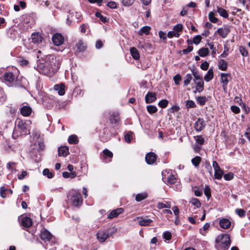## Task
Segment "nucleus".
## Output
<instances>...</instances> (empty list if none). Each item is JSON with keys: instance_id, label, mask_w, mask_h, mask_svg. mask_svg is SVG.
<instances>
[{"instance_id": "f257e3e1", "label": "nucleus", "mask_w": 250, "mask_h": 250, "mask_svg": "<svg viewBox=\"0 0 250 250\" xmlns=\"http://www.w3.org/2000/svg\"><path fill=\"white\" fill-rule=\"evenodd\" d=\"M44 60V62L40 63L38 66L40 73L48 76L55 73L57 68L56 66L57 61L54 56L51 55H47Z\"/></svg>"}, {"instance_id": "f03ea898", "label": "nucleus", "mask_w": 250, "mask_h": 250, "mask_svg": "<svg viewBox=\"0 0 250 250\" xmlns=\"http://www.w3.org/2000/svg\"><path fill=\"white\" fill-rule=\"evenodd\" d=\"M31 122L30 120L17 119L15 122V126L12 133V138L17 139L19 136L30 134Z\"/></svg>"}, {"instance_id": "7ed1b4c3", "label": "nucleus", "mask_w": 250, "mask_h": 250, "mask_svg": "<svg viewBox=\"0 0 250 250\" xmlns=\"http://www.w3.org/2000/svg\"><path fill=\"white\" fill-rule=\"evenodd\" d=\"M230 244L229 235L222 234L218 236L215 241V247L217 250H227Z\"/></svg>"}, {"instance_id": "20e7f679", "label": "nucleus", "mask_w": 250, "mask_h": 250, "mask_svg": "<svg viewBox=\"0 0 250 250\" xmlns=\"http://www.w3.org/2000/svg\"><path fill=\"white\" fill-rule=\"evenodd\" d=\"M68 200L70 204L75 207L80 206L83 202L81 193L77 190L72 189L67 194Z\"/></svg>"}, {"instance_id": "39448f33", "label": "nucleus", "mask_w": 250, "mask_h": 250, "mask_svg": "<svg viewBox=\"0 0 250 250\" xmlns=\"http://www.w3.org/2000/svg\"><path fill=\"white\" fill-rule=\"evenodd\" d=\"M108 230H100L96 234L97 238L101 243H103L111 235Z\"/></svg>"}, {"instance_id": "423d86ee", "label": "nucleus", "mask_w": 250, "mask_h": 250, "mask_svg": "<svg viewBox=\"0 0 250 250\" xmlns=\"http://www.w3.org/2000/svg\"><path fill=\"white\" fill-rule=\"evenodd\" d=\"M162 179L165 183H167V184L170 185L174 184L176 183V179L174 175L172 173H167L166 174L164 172H162Z\"/></svg>"}, {"instance_id": "0eeeda50", "label": "nucleus", "mask_w": 250, "mask_h": 250, "mask_svg": "<svg viewBox=\"0 0 250 250\" xmlns=\"http://www.w3.org/2000/svg\"><path fill=\"white\" fill-rule=\"evenodd\" d=\"M52 40L54 45L60 46L63 43L64 38L62 34L57 33L53 35Z\"/></svg>"}, {"instance_id": "6e6552de", "label": "nucleus", "mask_w": 250, "mask_h": 250, "mask_svg": "<svg viewBox=\"0 0 250 250\" xmlns=\"http://www.w3.org/2000/svg\"><path fill=\"white\" fill-rule=\"evenodd\" d=\"M33 110L28 104L23 105L20 108V113L24 117L30 116Z\"/></svg>"}, {"instance_id": "1a4fd4ad", "label": "nucleus", "mask_w": 250, "mask_h": 250, "mask_svg": "<svg viewBox=\"0 0 250 250\" xmlns=\"http://www.w3.org/2000/svg\"><path fill=\"white\" fill-rule=\"evenodd\" d=\"M206 125L205 121L203 118H199L194 124V128L197 132H200Z\"/></svg>"}, {"instance_id": "9d476101", "label": "nucleus", "mask_w": 250, "mask_h": 250, "mask_svg": "<svg viewBox=\"0 0 250 250\" xmlns=\"http://www.w3.org/2000/svg\"><path fill=\"white\" fill-rule=\"evenodd\" d=\"M3 80L7 84H10L15 82L16 77L12 72H6L3 76Z\"/></svg>"}, {"instance_id": "9b49d317", "label": "nucleus", "mask_w": 250, "mask_h": 250, "mask_svg": "<svg viewBox=\"0 0 250 250\" xmlns=\"http://www.w3.org/2000/svg\"><path fill=\"white\" fill-rule=\"evenodd\" d=\"M231 78L230 76L228 74L221 73V81L223 83V88L225 91L227 89V85Z\"/></svg>"}, {"instance_id": "f8f14e48", "label": "nucleus", "mask_w": 250, "mask_h": 250, "mask_svg": "<svg viewBox=\"0 0 250 250\" xmlns=\"http://www.w3.org/2000/svg\"><path fill=\"white\" fill-rule=\"evenodd\" d=\"M145 159L147 164L152 165L155 162L157 156L153 152H149L146 155Z\"/></svg>"}, {"instance_id": "ddd939ff", "label": "nucleus", "mask_w": 250, "mask_h": 250, "mask_svg": "<svg viewBox=\"0 0 250 250\" xmlns=\"http://www.w3.org/2000/svg\"><path fill=\"white\" fill-rule=\"evenodd\" d=\"M229 32L230 29L229 27L219 28L216 31L214 34H218L222 38H225L227 37Z\"/></svg>"}, {"instance_id": "4468645a", "label": "nucleus", "mask_w": 250, "mask_h": 250, "mask_svg": "<svg viewBox=\"0 0 250 250\" xmlns=\"http://www.w3.org/2000/svg\"><path fill=\"white\" fill-rule=\"evenodd\" d=\"M156 94L153 92H148L145 96V102L146 104L154 102L156 100Z\"/></svg>"}, {"instance_id": "2eb2a0df", "label": "nucleus", "mask_w": 250, "mask_h": 250, "mask_svg": "<svg viewBox=\"0 0 250 250\" xmlns=\"http://www.w3.org/2000/svg\"><path fill=\"white\" fill-rule=\"evenodd\" d=\"M220 226L224 229H228L231 226V222L228 219L222 218L219 221Z\"/></svg>"}, {"instance_id": "dca6fc26", "label": "nucleus", "mask_w": 250, "mask_h": 250, "mask_svg": "<svg viewBox=\"0 0 250 250\" xmlns=\"http://www.w3.org/2000/svg\"><path fill=\"white\" fill-rule=\"evenodd\" d=\"M21 224L25 228H29L32 225V221L30 218L23 216L21 218Z\"/></svg>"}, {"instance_id": "f3484780", "label": "nucleus", "mask_w": 250, "mask_h": 250, "mask_svg": "<svg viewBox=\"0 0 250 250\" xmlns=\"http://www.w3.org/2000/svg\"><path fill=\"white\" fill-rule=\"evenodd\" d=\"M124 211L123 208H118L116 209L112 210L107 216L108 218L112 219L113 218L117 217L119 214L122 213Z\"/></svg>"}, {"instance_id": "a211bd4d", "label": "nucleus", "mask_w": 250, "mask_h": 250, "mask_svg": "<svg viewBox=\"0 0 250 250\" xmlns=\"http://www.w3.org/2000/svg\"><path fill=\"white\" fill-rule=\"evenodd\" d=\"M65 85L64 84H56L54 86V89L58 91V93L60 96H62L65 94Z\"/></svg>"}, {"instance_id": "6ab92c4d", "label": "nucleus", "mask_w": 250, "mask_h": 250, "mask_svg": "<svg viewBox=\"0 0 250 250\" xmlns=\"http://www.w3.org/2000/svg\"><path fill=\"white\" fill-rule=\"evenodd\" d=\"M31 40L35 43H39L42 42V37L38 33H33L31 35Z\"/></svg>"}, {"instance_id": "aec40b11", "label": "nucleus", "mask_w": 250, "mask_h": 250, "mask_svg": "<svg viewBox=\"0 0 250 250\" xmlns=\"http://www.w3.org/2000/svg\"><path fill=\"white\" fill-rule=\"evenodd\" d=\"M52 237V235L46 230L42 231L41 234V238L45 241H49Z\"/></svg>"}, {"instance_id": "412c9836", "label": "nucleus", "mask_w": 250, "mask_h": 250, "mask_svg": "<svg viewBox=\"0 0 250 250\" xmlns=\"http://www.w3.org/2000/svg\"><path fill=\"white\" fill-rule=\"evenodd\" d=\"M69 154V149L67 146H61L58 148V155L60 157H66Z\"/></svg>"}, {"instance_id": "4be33fe9", "label": "nucleus", "mask_w": 250, "mask_h": 250, "mask_svg": "<svg viewBox=\"0 0 250 250\" xmlns=\"http://www.w3.org/2000/svg\"><path fill=\"white\" fill-rule=\"evenodd\" d=\"M217 12L218 13L220 16L224 18H228L229 17V14L227 11L222 7L217 6Z\"/></svg>"}, {"instance_id": "5701e85b", "label": "nucleus", "mask_w": 250, "mask_h": 250, "mask_svg": "<svg viewBox=\"0 0 250 250\" xmlns=\"http://www.w3.org/2000/svg\"><path fill=\"white\" fill-rule=\"evenodd\" d=\"M150 29L151 28L150 26H144L138 32V34L141 36H142L143 34L148 35L149 34Z\"/></svg>"}, {"instance_id": "b1692460", "label": "nucleus", "mask_w": 250, "mask_h": 250, "mask_svg": "<svg viewBox=\"0 0 250 250\" xmlns=\"http://www.w3.org/2000/svg\"><path fill=\"white\" fill-rule=\"evenodd\" d=\"M130 51L131 55L134 59L138 60L140 59L139 52L135 47H131Z\"/></svg>"}, {"instance_id": "393cba45", "label": "nucleus", "mask_w": 250, "mask_h": 250, "mask_svg": "<svg viewBox=\"0 0 250 250\" xmlns=\"http://www.w3.org/2000/svg\"><path fill=\"white\" fill-rule=\"evenodd\" d=\"M196 85V89L198 92H201L204 90V83L203 80L194 82Z\"/></svg>"}, {"instance_id": "a878e982", "label": "nucleus", "mask_w": 250, "mask_h": 250, "mask_svg": "<svg viewBox=\"0 0 250 250\" xmlns=\"http://www.w3.org/2000/svg\"><path fill=\"white\" fill-rule=\"evenodd\" d=\"M213 78V71L212 69L210 68L208 71L207 74L204 76V79L206 82H209Z\"/></svg>"}, {"instance_id": "bb28decb", "label": "nucleus", "mask_w": 250, "mask_h": 250, "mask_svg": "<svg viewBox=\"0 0 250 250\" xmlns=\"http://www.w3.org/2000/svg\"><path fill=\"white\" fill-rule=\"evenodd\" d=\"M228 63L224 60H221L218 62V68L222 71H225L227 69Z\"/></svg>"}, {"instance_id": "cd10ccee", "label": "nucleus", "mask_w": 250, "mask_h": 250, "mask_svg": "<svg viewBox=\"0 0 250 250\" xmlns=\"http://www.w3.org/2000/svg\"><path fill=\"white\" fill-rule=\"evenodd\" d=\"M192 75L194 76V82L203 81L202 77L195 69L192 70Z\"/></svg>"}, {"instance_id": "c85d7f7f", "label": "nucleus", "mask_w": 250, "mask_h": 250, "mask_svg": "<svg viewBox=\"0 0 250 250\" xmlns=\"http://www.w3.org/2000/svg\"><path fill=\"white\" fill-rule=\"evenodd\" d=\"M76 172L75 171L70 172L65 171L62 173V176L65 178H70L71 179H73L76 177Z\"/></svg>"}, {"instance_id": "c756f323", "label": "nucleus", "mask_w": 250, "mask_h": 250, "mask_svg": "<svg viewBox=\"0 0 250 250\" xmlns=\"http://www.w3.org/2000/svg\"><path fill=\"white\" fill-rule=\"evenodd\" d=\"M209 54V50L207 48H202L198 51V54L200 56L203 57L208 56Z\"/></svg>"}, {"instance_id": "7c9ffc66", "label": "nucleus", "mask_w": 250, "mask_h": 250, "mask_svg": "<svg viewBox=\"0 0 250 250\" xmlns=\"http://www.w3.org/2000/svg\"><path fill=\"white\" fill-rule=\"evenodd\" d=\"M147 197V194L146 193H141L137 194L135 197V200L137 202H140Z\"/></svg>"}, {"instance_id": "2f4dec72", "label": "nucleus", "mask_w": 250, "mask_h": 250, "mask_svg": "<svg viewBox=\"0 0 250 250\" xmlns=\"http://www.w3.org/2000/svg\"><path fill=\"white\" fill-rule=\"evenodd\" d=\"M152 222V220L149 219H142L139 222V225L141 226H147Z\"/></svg>"}, {"instance_id": "473e14b6", "label": "nucleus", "mask_w": 250, "mask_h": 250, "mask_svg": "<svg viewBox=\"0 0 250 250\" xmlns=\"http://www.w3.org/2000/svg\"><path fill=\"white\" fill-rule=\"evenodd\" d=\"M76 46L79 51H83L85 50L86 47L85 43L81 40L79 41L76 44Z\"/></svg>"}, {"instance_id": "72a5a7b5", "label": "nucleus", "mask_w": 250, "mask_h": 250, "mask_svg": "<svg viewBox=\"0 0 250 250\" xmlns=\"http://www.w3.org/2000/svg\"><path fill=\"white\" fill-rule=\"evenodd\" d=\"M192 79V76L191 74H187L185 77V80L184 81V84L185 86L188 85L191 82V81Z\"/></svg>"}, {"instance_id": "f704fd0d", "label": "nucleus", "mask_w": 250, "mask_h": 250, "mask_svg": "<svg viewBox=\"0 0 250 250\" xmlns=\"http://www.w3.org/2000/svg\"><path fill=\"white\" fill-rule=\"evenodd\" d=\"M223 175V171L221 168L214 171V178L216 179L220 180L222 178Z\"/></svg>"}, {"instance_id": "c9c22d12", "label": "nucleus", "mask_w": 250, "mask_h": 250, "mask_svg": "<svg viewBox=\"0 0 250 250\" xmlns=\"http://www.w3.org/2000/svg\"><path fill=\"white\" fill-rule=\"evenodd\" d=\"M68 141L71 144H77L78 143L77 137L75 135H70L68 137Z\"/></svg>"}, {"instance_id": "e433bc0d", "label": "nucleus", "mask_w": 250, "mask_h": 250, "mask_svg": "<svg viewBox=\"0 0 250 250\" xmlns=\"http://www.w3.org/2000/svg\"><path fill=\"white\" fill-rule=\"evenodd\" d=\"M147 112L150 114L155 113L157 111V108L156 106L149 105L146 106Z\"/></svg>"}, {"instance_id": "4c0bfd02", "label": "nucleus", "mask_w": 250, "mask_h": 250, "mask_svg": "<svg viewBox=\"0 0 250 250\" xmlns=\"http://www.w3.org/2000/svg\"><path fill=\"white\" fill-rule=\"evenodd\" d=\"M201 161V158L199 156H196L191 160L192 164L195 167H198Z\"/></svg>"}, {"instance_id": "58836bf2", "label": "nucleus", "mask_w": 250, "mask_h": 250, "mask_svg": "<svg viewBox=\"0 0 250 250\" xmlns=\"http://www.w3.org/2000/svg\"><path fill=\"white\" fill-rule=\"evenodd\" d=\"M208 19L213 23H216L218 21V19L215 17L214 12L212 11L208 13Z\"/></svg>"}, {"instance_id": "ea45409f", "label": "nucleus", "mask_w": 250, "mask_h": 250, "mask_svg": "<svg viewBox=\"0 0 250 250\" xmlns=\"http://www.w3.org/2000/svg\"><path fill=\"white\" fill-rule=\"evenodd\" d=\"M171 207V205L169 202H167L166 204L163 203H158L157 205V208L159 209H162L163 208H169Z\"/></svg>"}, {"instance_id": "a19ab883", "label": "nucleus", "mask_w": 250, "mask_h": 250, "mask_svg": "<svg viewBox=\"0 0 250 250\" xmlns=\"http://www.w3.org/2000/svg\"><path fill=\"white\" fill-rule=\"evenodd\" d=\"M193 206H194L197 208L201 207V203L200 201L197 198H192L189 202Z\"/></svg>"}, {"instance_id": "79ce46f5", "label": "nucleus", "mask_w": 250, "mask_h": 250, "mask_svg": "<svg viewBox=\"0 0 250 250\" xmlns=\"http://www.w3.org/2000/svg\"><path fill=\"white\" fill-rule=\"evenodd\" d=\"M38 146L37 149L39 150H42L44 148V145L43 141L42 140V139L39 138L38 142H37V145L36 146Z\"/></svg>"}, {"instance_id": "37998d69", "label": "nucleus", "mask_w": 250, "mask_h": 250, "mask_svg": "<svg viewBox=\"0 0 250 250\" xmlns=\"http://www.w3.org/2000/svg\"><path fill=\"white\" fill-rule=\"evenodd\" d=\"M16 163L14 162H9L7 164V168L10 170L12 173L17 171V169L15 167H13L14 165H15Z\"/></svg>"}, {"instance_id": "c03bdc74", "label": "nucleus", "mask_w": 250, "mask_h": 250, "mask_svg": "<svg viewBox=\"0 0 250 250\" xmlns=\"http://www.w3.org/2000/svg\"><path fill=\"white\" fill-rule=\"evenodd\" d=\"M103 155L104 156L105 158L106 157H108L110 158H112L113 157V153L111 151H109L107 149H105L103 151Z\"/></svg>"}, {"instance_id": "a18cd8bd", "label": "nucleus", "mask_w": 250, "mask_h": 250, "mask_svg": "<svg viewBox=\"0 0 250 250\" xmlns=\"http://www.w3.org/2000/svg\"><path fill=\"white\" fill-rule=\"evenodd\" d=\"M183 29V26L182 24L178 23L173 27V30L176 32L179 33L182 31Z\"/></svg>"}, {"instance_id": "49530a36", "label": "nucleus", "mask_w": 250, "mask_h": 250, "mask_svg": "<svg viewBox=\"0 0 250 250\" xmlns=\"http://www.w3.org/2000/svg\"><path fill=\"white\" fill-rule=\"evenodd\" d=\"M180 34L176 32L175 31H170L167 33V37L169 38H172L173 37L178 38Z\"/></svg>"}, {"instance_id": "de8ad7c7", "label": "nucleus", "mask_w": 250, "mask_h": 250, "mask_svg": "<svg viewBox=\"0 0 250 250\" xmlns=\"http://www.w3.org/2000/svg\"><path fill=\"white\" fill-rule=\"evenodd\" d=\"M135 0H121L122 4L125 6H130L134 2Z\"/></svg>"}, {"instance_id": "09e8293b", "label": "nucleus", "mask_w": 250, "mask_h": 250, "mask_svg": "<svg viewBox=\"0 0 250 250\" xmlns=\"http://www.w3.org/2000/svg\"><path fill=\"white\" fill-rule=\"evenodd\" d=\"M168 104V101L167 100L164 99L160 101L158 103V105L162 108L166 107Z\"/></svg>"}, {"instance_id": "8fccbe9b", "label": "nucleus", "mask_w": 250, "mask_h": 250, "mask_svg": "<svg viewBox=\"0 0 250 250\" xmlns=\"http://www.w3.org/2000/svg\"><path fill=\"white\" fill-rule=\"evenodd\" d=\"M132 132L130 131L128 132L125 135V139L126 142L129 143L132 138Z\"/></svg>"}, {"instance_id": "3c124183", "label": "nucleus", "mask_w": 250, "mask_h": 250, "mask_svg": "<svg viewBox=\"0 0 250 250\" xmlns=\"http://www.w3.org/2000/svg\"><path fill=\"white\" fill-rule=\"evenodd\" d=\"M204 194L207 196L208 199H209L211 196L210 188L208 186H206L204 188Z\"/></svg>"}, {"instance_id": "603ef678", "label": "nucleus", "mask_w": 250, "mask_h": 250, "mask_svg": "<svg viewBox=\"0 0 250 250\" xmlns=\"http://www.w3.org/2000/svg\"><path fill=\"white\" fill-rule=\"evenodd\" d=\"M42 174L44 176H47L48 178H52L53 177L52 173L50 172L48 168L44 169L42 171Z\"/></svg>"}, {"instance_id": "864d4df0", "label": "nucleus", "mask_w": 250, "mask_h": 250, "mask_svg": "<svg viewBox=\"0 0 250 250\" xmlns=\"http://www.w3.org/2000/svg\"><path fill=\"white\" fill-rule=\"evenodd\" d=\"M239 51H240L241 54L243 57H246L248 55V53L247 49L244 46H241L239 47Z\"/></svg>"}, {"instance_id": "5fc2aeb1", "label": "nucleus", "mask_w": 250, "mask_h": 250, "mask_svg": "<svg viewBox=\"0 0 250 250\" xmlns=\"http://www.w3.org/2000/svg\"><path fill=\"white\" fill-rule=\"evenodd\" d=\"M194 138L198 144L202 145L204 143V139L201 136H195Z\"/></svg>"}, {"instance_id": "6e6d98bb", "label": "nucleus", "mask_w": 250, "mask_h": 250, "mask_svg": "<svg viewBox=\"0 0 250 250\" xmlns=\"http://www.w3.org/2000/svg\"><path fill=\"white\" fill-rule=\"evenodd\" d=\"M235 213L240 217H244L245 215L246 211L241 208H237L235 209Z\"/></svg>"}, {"instance_id": "4d7b16f0", "label": "nucleus", "mask_w": 250, "mask_h": 250, "mask_svg": "<svg viewBox=\"0 0 250 250\" xmlns=\"http://www.w3.org/2000/svg\"><path fill=\"white\" fill-rule=\"evenodd\" d=\"M206 98L205 97H199L197 99V102L201 105H203L206 102Z\"/></svg>"}, {"instance_id": "13d9d810", "label": "nucleus", "mask_w": 250, "mask_h": 250, "mask_svg": "<svg viewBox=\"0 0 250 250\" xmlns=\"http://www.w3.org/2000/svg\"><path fill=\"white\" fill-rule=\"evenodd\" d=\"M7 190L8 189L4 187L0 188V194L1 197L5 198L6 197V192Z\"/></svg>"}, {"instance_id": "bf43d9fd", "label": "nucleus", "mask_w": 250, "mask_h": 250, "mask_svg": "<svg viewBox=\"0 0 250 250\" xmlns=\"http://www.w3.org/2000/svg\"><path fill=\"white\" fill-rule=\"evenodd\" d=\"M186 106L187 108H193L196 106L195 103L191 100L187 101L186 102Z\"/></svg>"}, {"instance_id": "052dcab7", "label": "nucleus", "mask_w": 250, "mask_h": 250, "mask_svg": "<svg viewBox=\"0 0 250 250\" xmlns=\"http://www.w3.org/2000/svg\"><path fill=\"white\" fill-rule=\"evenodd\" d=\"M163 238L166 240H169L171 238V233L169 231H165L163 233Z\"/></svg>"}, {"instance_id": "680f3d73", "label": "nucleus", "mask_w": 250, "mask_h": 250, "mask_svg": "<svg viewBox=\"0 0 250 250\" xmlns=\"http://www.w3.org/2000/svg\"><path fill=\"white\" fill-rule=\"evenodd\" d=\"M182 80L181 76L180 74H176L173 77V80L176 85L179 84V82Z\"/></svg>"}, {"instance_id": "e2e57ef3", "label": "nucleus", "mask_w": 250, "mask_h": 250, "mask_svg": "<svg viewBox=\"0 0 250 250\" xmlns=\"http://www.w3.org/2000/svg\"><path fill=\"white\" fill-rule=\"evenodd\" d=\"M201 39L202 37L200 35H197L195 37H194L193 40V42L195 44L197 45L200 42Z\"/></svg>"}, {"instance_id": "0e129e2a", "label": "nucleus", "mask_w": 250, "mask_h": 250, "mask_svg": "<svg viewBox=\"0 0 250 250\" xmlns=\"http://www.w3.org/2000/svg\"><path fill=\"white\" fill-rule=\"evenodd\" d=\"M234 175L231 172H229L224 175V178L226 180L229 181L233 179Z\"/></svg>"}, {"instance_id": "69168bd1", "label": "nucleus", "mask_w": 250, "mask_h": 250, "mask_svg": "<svg viewBox=\"0 0 250 250\" xmlns=\"http://www.w3.org/2000/svg\"><path fill=\"white\" fill-rule=\"evenodd\" d=\"M95 15L97 17L99 18L102 22H105L106 21V18L102 16L100 13L96 12Z\"/></svg>"}, {"instance_id": "338daca9", "label": "nucleus", "mask_w": 250, "mask_h": 250, "mask_svg": "<svg viewBox=\"0 0 250 250\" xmlns=\"http://www.w3.org/2000/svg\"><path fill=\"white\" fill-rule=\"evenodd\" d=\"M209 64L207 62H204L201 63L200 67L204 70H207L208 68Z\"/></svg>"}, {"instance_id": "774afa93", "label": "nucleus", "mask_w": 250, "mask_h": 250, "mask_svg": "<svg viewBox=\"0 0 250 250\" xmlns=\"http://www.w3.org/2000/svg\"><path fill=\"white\" fill-rule=\"evenodd\" d=\"M107 6L111 9H115L117 8V4L114 1H110L108 2Z\"/></svg>"}]
</instances>
